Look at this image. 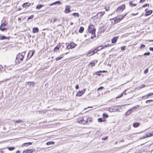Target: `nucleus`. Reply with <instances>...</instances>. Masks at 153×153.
Returning <instances> with one entry per match:
<instances>
[{
    "label": "nucleus",
    "mask_w": 153,
    "mask_h": 153,
    "mask_svg": "<svg viewBox=\"0 0 153 153\" xmlns=\"http://www.w3.org/2000/svg\"><path fill=\"white\" fill-rule=\"evenodd\" d=\"M88 30L89 33H91L92 36L91 37L92 39H93V38L95 36L96 29L94 26L92 25H90L88 27Z\"/></svg>",
    "instance_id": "f257e3e1"
},
{
    "label": "nucleus",
    "mask_w": 153,
    "mask_h": 153,
    "mask_svg": "<svg viewBox=\"0 0 153 153\" xmlns=\"http://www.w3.org/2000/svg\"><path fill=\"white\" fill-rule=\"evenodd\" d=\"M139 107V105H137L130 108L126 112L125 114V116H128L129 115L135 110V109L138 108Z\"/></svg>",
    "instance_id": "f03ea898"
},
{
    "label": "nucleus",
    "mask_w": 153,
    "mask_h": 153,
    "mask_svg": "<svg viewBox=\"0 0 153 153\" xmlns=\"http://www.w3.org/2000/svg\"><path fill=\"white\" fill-rule=\"evenodd\" d=\"M126 15V14L124 15L123 16V15H120L118 16H117L116 18H115L114 19H112V20H114V24H115L118 23V22L120 21ZM112 22L113 23L112 21Z\"/></svg>",
    "instance_id": "7ed1b4c3"
},
{
    "label": "nucleus",
    "mask_w": 153,
    "mask_h": 153,
    "mask_svg": "<svg viewBox=\"0 0 153 153\" xmlns=\"http://www.w3.org/2000/svg\"><path fill=\"white\" fill-rule=\"evenodd\" d=\"M25 54L23 53H19L16 56V60H17L19 62L20 61H22L24 57Z\"/></svg>",
    "instance_id": "20e7f679"
},
{
    "label": "nucleus",
    "mask_w": 153,
    "mask_h": 153,
    "mask_svg": "<svg viewBox=\"0 0 153 153\" xmlns=\"http://www.w3.org/2000/svg\"><path fill=\"white\" fill-rule=\"evenodd\" d=\"M13 123H14V126H18V123H23L24 121L20 120H13Z\"/></svg>",
    "instance_id": "39448f33"
},
{
    "label": "nucleus",
    "mask_w": 153,
    "mask_h": 153,
    "mask_svg": "<svg viewBox=\"0 0 153 153\" xmlns=\"http://www.w3.org/2000/svg\"><path fill=\"white\" fill-rule=\"evenodd\" d=\"M86 89L85 88L83 89V90L82 91H79L77 92L76 96L78 97H80L82 96L85 92Z\"/></svg>",
    "instance_id": "423d86ee"
},
{
    "label": "nucleus",
    "mask_w": 153,
    "mask_h": 153,
    "mask_svg": "<svg viewBox=\"0 0 153 153\" xmlns=\"http://www.w3.org/2000/svg\"><path fill=\"white\" fill-rule=\"evenodd\" d=\"M125 5L124 4H123L118 7L117 10V11L118 13L122 11L125 8Z\"/></svg>",
    "instance_id": "0eeeda50"
},
{
    "label": "nucleus",
    "mask_w": 153,
    "mask_h": 153,
    "mask_svg": "<svg viewBox=\"0 0 153 153\" xmlns=\"http://www.w3.org/2000/svg\"><path fill=\"white\" fill-rule=\"evenodd\" d=\"M6 25L7 24L5 23L2 24L0 26V28L1 30L2 31H4L7 30V29L6 28Z\"/></svg>",
    "instance_id": "6e6552de"
},
{
    "label": "nucleus",
    "mask_w": 153,
    "mask_h": 153,
    "mask_svg": "<svg viewBox=\"0 0 153 153\" xmlns=\"http://www.w3.org/2000/svg\"><path fill=\"white\" fill-rule=\"evenodd\" d=\"M71 6L70 5H68L65 7V12L66 13H68L71 12L70 10Z\"/></svg>",
    "instance_id": "1a4fd4ad"
},
{
    "label": "nucleus",
    "mask_w": 153,
    "mask_h": 153,
    "mask_svg": "<svg viewBox=\"0 0 153 153\" xmlns=\"http://www.w3.org/2000/svg\"><path fill=\"white\" fill-rule=\"evenodd\" d=\"M68 52H66L64 54H62L60 56H59L56 58V61H58L60 59H62L63 58V56H62L63 55H64V54H68Z\"/></svg>",
    "instance_id": "9d476101"
},
{
    "label": "nucleus",
    "mask_w": 153,
    "mask_h": 153,
    "mask_svg": "<svg viewBox=\"0 0 153 153\" xmlns=\"http://www.w3.org/2000/svg\"><path fill=\"white\" fill-rule=\"evenodd\" d=\"M145 136L146 138L152 136H153V131L146 134Z\"/></svg>",
    "instance_id": "9b49d317"
},
{
    "label": "nucleus",
    "mask_w": 153,
    "mask_h": 153,
    "mask_svg": "<svg viewBox=\"0 0 153 153\" xmlns=\"http://www.w3.org/2000/svg\"><path fill=\"white\" fill-rule=\"evenodd\" d=\"M116 107V106H111L109 108L108 111L110 112H114L115 111V108Z\"/></svg>",
    "instance_id": "f8f14e48"
},
{
    "label": "nucleus",
    "mask_w": 153,
    "mask_h": 153,
    "mask_svg": "<svg viewBox=\"0 0 153 153\" xmlns=\"http://www.w3.org/2000/svg\"><path fill=\"white\" fill-rule=\"evenodd\" d=\"M153 95V93H150L146 95L145 96H143L142 97V98L143 99L144 98H145V99H146L148 97H149L150 96H151Z\"/></svg>",
    "instance_id": "ddd939ff"
},
{
    "label": "nucleus",
    "mask_w": 153,
    "mask_h": 153,
    "mask_svg": "<svg viewBox=\"0 0 153 153\" xmlns=\"http://www.w3.org/2000/svg\"><path fill=\"white\" fill-rule=\"evenodd\" d=\"M104 12H100L97 14V16L98 17H99L100 18H101L102 17L104 14Z\"/></svg>",
    "instance_id": "4468645a"
},
{
    "label": "nucleus",
    "mask_w": 153,
    "mask_h": 153,
    "mask_svg": "<svg viewBox=\"0 0 153 153\" xmlns=\"http://www.w3.org/2000/svg\"><path fill=\"white\" fill-rule=\"evenodd\" d=\"M30 5V4L26 2L24 3L22 5V6L23 7L25 8H27L29 7Z\"/></svg>",
    "instance_id": "2eb2a0df"
},
{
    "label": "nucleus",
    "mask_w": 153,
    "mask_h": 153,
    "mask_svg": "<svg viewBox=\"0 0 153 153\" xmlns=\"http://www.w3.org/2000/svg\"><path fill=\"white\" fill-rule=\"evenodd\" d=\"M118 39V37L117 36H115V37H114L112 39V40H111L112 43H115L116 42Z\"/></svg>",
    "instance_id": "dca6fc26"
},
{
    "label": "nucleus",
    "mask_w": 153,
    "mask_h": 153,
    "mask_svg": "<svg viewBox=\"0 0 153 153\" xmlns=\"http://www.w3.org/2000/svg\"><path fill=\"white\" fill-rule=\"evenodd\" d=\"M97 62V60L93 61L90 63L89 65H91V67H93L95 66L96 63Z\"/></svg>",
    "instance_id": "f3484780"
},
{
    "label": "nucleus",
    "mask_w": 153,
    "mask_h": 153,
    "mask_svg": "<svg viewBox=\"0 0 153 153\" xmlns=\"http://www.w3.org/2000/svg\"><path fill=\"white\" fill-rule=\"evenodd\" d=\"M152 12V10H149L148 11H147L145 14V16H148L150 15Z\"/></svg>",
    "instance_id": "a211bd4d"
},
{
    "label": "nucleus",
    "mask_w": 153,
    "mask_h": 153,
    "mask_svg": "<svg viewBox=\"0 0 153 153\" xmlns=\"http://www.w3.org/2000/svg\"><path fill=\"white\" fill-rule=\"evenodd\" d=\"M82 120H83V117H79L77 120V122L80 123H82Z\"/></svg>",
    "instance_id": "6ab92c4d"
},
{
    "label": "nucleus",
    "mask_w": 153,
    "mask_h": 153,
    "mask_svg": "<svg viewBox=\"0 0 153 153\" xmlns=\"http://www.w3.org/2000/svg\"><path fill=\"white\" fill-rule=\"evenodd\" d=\"M39 30L38 28L37 27H34L33 29V31L34 33H38Z\"/></svg>",
    "instance_id": "aec40b11"
},
{
    "label": "nucleus",
    "mask_w": 153,
    "mask_h": 153,
    "mask_svg": "<svg viewBox=\"0 0 153 153\" xmlns=\"http://www.w3.org/2000/svg\"><path fill=\"white\" fill-rule=\"evenodd\" d=\"M32 144V143L31 142L26 143H23L22 145V146H28L29 145H30Z\"/></svg>",
    "instance_id": "412c9836"
},
{
    "label": "nucleus",
    "mask_w": 153,
    "mask_h": 153,
    "mask_svg": "<svg viewBox=\"0 0 153 153\" xmlns=\"http://www.w3.org/2000/svg\"><path fill=\"white\" fill-rule=\"evenodd\" d=\"M61 4L62 3L60 1H57L54 3H53L52 4H51L50 5L51 6L56 4Z\"/></svg>",
    "instance_id": "4be33fe9"
},
{
    "label": "nucleus",
    "mask_w": 153,
    "mask_h": 153,
    "mask_svg": "<svg viewBox=\"0 0 153 153\" xmlns=\"http://www.w3.org/2000/svg\"><path fill=\"white\" fill-rule=\"evenodd\" d=\"M86 121L87 123L88 124L89 123L91 122L92 121V119L91 117H88V119H87Z\"/></svg>",
    "instance_id": "5701e85b"
},
{
    "label": "nucleus",
    "mask_w": 153,
    "mask_h": 153,
    "mask_svg": "<svg viewBox=\"0 0 153 153\" xmlns=\"http://www.w3.org/2000/svg\"><path fill=\"white\" fill-rule=\"evenodd\" d=\"M86 120L87 118H83V120H82V124H86L87 123Z\"/></svg>",
    "instance_id": "b1692460"
},
{
    "label": "nucleus",
    "mask_w": 153,
    "mask_h": 153,
    "mask_svg": "<svg viewBox=\"0 0 153 153\" xmlns=\"http://www.w3.org/2000/svg\"><path fill=\"white\" fill-rule=\"evenodd\" d=\"M98 121L99 122H104L105 121V120L104 118H99L98 119Z\"/></svg>",
    "instance_id": "393cba45"
},
{
    "label": "nucleus",
    "mask_w": 153,
    "mask_h": 153,
    "mask_svg": "<svg viewBox=\"0 0 153 153\" xmlns=\"http://www.w3.org/2000/svg\"><path fill=\"white\" fill-rule=\"evenodd\" d=\"M27 153H31L35 151V150L33 149H29L26 150Z\"/></svg>",
    "instance_id": "a878e982"
},
{
    "label": "nucleus",
    "mask_w": 153,
    "mask_h": 153,
    "mask_svg": "<svg viewBox=\"0 0 153 153\" xmlns=\"http://www.w3.org/2000/svg\"><path fill=\"white\" fill-rule=\"evenodd\" d=\"M43 6H44V5L43 4H38L37 6L36 7V9H39L41 8Z\"/></svg>",
    "instance_id": "bb28decb"
},
{
    "label": "nucleus",
    "mask_w": 153,
    "mask_h": 153,
    "mask_svg": "<svg viewBox=\"0 0 153 153\" xmlns=\"http://www.w3.org/2000/svg\"><path fill=\"white\" fill-rule=\"evenodd\" d=\"M140 125V124L138 123H134L133 124V126L134 128H136L137 127Z\"/></svg>",
    "instance_id": "cd10ccee"
},
{
    "label": "nucleus",
    "mask_w": 153,
    "mask_h": 153,
    "mask_svg": "<svg viewBox=\"0 0 153 153\" xmlns=\"http://www.w3.org/2000/svg\"><path fill=\"white\" fill-rule=\"evenodd\" d=\"M94 51H90L89 53L87 54V56H90L91 55H93L94 54Z\"/></svg>",
    "instance_id": "c85d7f7f"
},
{
    "label": "nucleus",
    "mask_w": 153,
    "mask_h": 153,
    "mask_svg": "<svg viewBox=\"0 0 153 153\" xmlns=\"http://www.w3.org/2000/svg\"><path fill=\"white\" fill-rule=\"evenodd\" d=\"M70 45L71 47V49L74 48L76 46V45L74 44V43H70Z\"/></svg>",
    "instance_id": "c756f323"
},
{
    "label": "nucleus",
    "mask_w": 153,
    "mask_h": 153,
    "mask_svg": "<svg viewBox=\"0 0 153 153\" xmlns=\"http://www.w3.org/2000/svg\"><path fill=\"white\" fill-rule=\"evenodd\" d=\"M84 30V28L82 27H81L79 30V32L80 33H82Z\"/></svg>",
    "instance_id": "7c9ffc66"
},
{
    "label": "nucleus",
    "mask_w": 153,
    "mask_h": 153,
    "mask_svg": "<svg viewBox=\"0 0 153 153\" xmlns=\"http://www.w3.org/2000/svg\"><path fill=\"white\" fill-rule=\"evenodd\" d=\"M7 39V38L4 36H0V40H2Z\"/></svg>",
    "instance_id": "2f4dec72"
},
{
    "label": "nucleus",
    "mask_w": 153,
    "mask_h": 153,
    "mask_svg": "<svg viewBox=\"0 0 153 153\" xmlns=\"http://www.w3.org/2000/svg\"><path fill=\"white\" fill-rule=\"evenodd\" d=\"M145 85H142L140 87H138L137 88V89H138V90H140V89H141L145 87ZM136 89H137V88H135Z\"/></svg>",
    "instance_id": "473e14b6"
},
{
    "label": "nucleus",
    "mask_w": 153,
    "mask_h": 153,
    "mask_svg": "<svg viewBox=\"0 0 153 153\" xmlns=\"http://www.w3.org/2000/svg\"><path fill=\"white\" fill-rule=\"evenodd\" d=\"M126 90H125L121 94L119 95L117 98H120L123 96V94L126 92Z\"/></svg>",
    "instance_id": "72a5a7b5"
},
{
    "label": "nucleus",
    "mask_w": 153,
    "mask_h": 153,
    "mask_svg": "<svg viewBox=\"0 0 153 153\" xmlns=\"http://www.w3.org/2000/svg\"><path fill=\"white\" fill-rule=\"evenodd\" d=\"M54 143V142L52 141H50L47 142L46 144L48 145H49L51 144H53Z\"/></svg>",
    "instance_id": "f704fd0d"
},
{
    "label": "nucleus",
    "mask_w": 153,
    "mask_h": 153,
    "mask_svg": "<svg viewBox=\"0 0 153 153\" xmlns=\"http://www.w3.org/2000/svg\"><path fill=\"white\" fill-rule=\"evenodd\" d=\"M102 47V46H98V47H97L96 48H97V51H99L103 48V47H102V48H100V47Z\"/></svg>",
    "instance_id": "c9c22d12"
},
{
    "label": "nucleus",
    "mask_w": 153,
    "mask_h": 153,
    "mask_svg": "<svg viewBox=\"0 0 153 153\" xmlns=\"http://www.w3.org/2000/svg\"><path fill=\"white\" fill-rule=\"evenodd\" d=\"M129 4L131 5H132V6H136L137 5V4H133L132 1H130Z\"/></svg>",
    "instance_id": "e433bc0d"
},
{
    "label": "nucleus",
    "mask_w": 153,
    "mask_h": 153,
    "mask_svg": "<svg viewBox=\"0 0 153 153\" xmlns=\"http://www.w3.org/2000/svg\"><path fill=\"white\" fill-rule=\"evenodd\" d=\"M72 15L73 16H76V17H79V15L78 13H74L72 14Z\"/></svg>",
    "instance_id": "4c0bfd02"
},
{
    "label": "nucleus",
    "mask_w": 153,
    "mask_h": 153,
    "mask_svg": "<svg viewBox=\"0 0 153 153\" xmlns=\"http://www.w3.org/2000/svg\"><path fill=\"white\" fill-rule=\"evenodd\" d=\"M102 116L103 117V118H108V115L106 114H102Z\"/></svg>",
    "instance_id": "58836bf2"
},
{
    "label": "nucleus",
    "mask_w": 153,
    "mask_h": 153,
    "mask_svg": "<svg viewBox=\"0 0 153 153\" xmlns=\"http://www.w3.org/2000/svg\"><path fill=\"white\" fill-rule=\"evenodd\" d=\"M60 48V47L59 46H57L55 48H54V52H55V51L56 50H58Z\"/></svg>",
    "instance_id": "ea45409f"
},
{
    "label": "nucleus",
    "mask_w": 153,
    "mask_h": 153,
    "mask_svg": "<svg viewBox=\"0 0 153 153\" xmlns=\"http://www.w3.org/2000/svg\"><path fill=\"white\" fill-rule=\"evenodd\" d=\"M28 83L30 85H32L33 86L34 85V83L33 82H28Z\"/></svg>",
    "instance_id": "a19ab883"
},
{
    "label": "nucleus",
    "mask_w": 153,
    "mask_h": 153,
    "mask_svg": "<svg viewBox=\"0 0 153 153\" xmlns=\"http://www.w3.org/2000/svg\"><path fill=\"white\" fill-rule=\"evenodd\" d=\"M10 127L11 128H12L13 129H15L17 128L16 127H14V125L13 124L11 125V127H10Z\"/></svg>",
    "instance_id": "79ce46f5"
},
{
    "label": "nucleus",
    "mask_w": 153,
    "mask_h": 153,
    "mask_svg": "<svg viewBox=\"0 0 153 153\" xmlns=\"http://www.w3.org/2000/svg\"><path fill=\"white\" fill-rule=\"evenodd\" d=\"M33 15H32L28 17V18L27 20H29L31 19H32L33 18Z\"/></svg>",
    "instance_id": "37998d69"
},
{
    "label": "nucleus",
    "mask_w": 153,
    "mask_h": 153,
    "mask_svg": "<svg viewBox=\"0 0 153 153\" xmlns=\"http://www.w3.org/2000/svg\"><path fill=\"white\" fill-rule=\"evenodd\" d=\"M66 48L68 49H71V46L70 44L68 45L67 47Z\"/></svg>",
    "instance_id": "c03bdc74"
},
{
    "label": "nucleus",
    "mask_w": 153,
    "mask_h": 153,
    "mask_svg": "<svg viewBox=\"0 0 153 153\" xmlns=\"http://www.w3.org/2000/svg\"><path fill=\"white\" fill-rule=\"evenodd\" d=\"M126 47V46L122 47H121V50L123 51L125 50Z\"/></svg>",
    "instance_id": "a18cd8bd"
},
{
    "label": "nucleus",
    "mask_w": 153,
    "mask_h": 153,
    "mask_svg": "<svg viewBox=\"0 0 153 153\" xmlns=\"http://www.w3.org/2000/svg\"><path fill=\"white\" fill-rule=\"evenodd\" d=\"M102 46V47H103L104 48V47H110V45L109 44H107L106 45H105L104 46Z\"/></svg>",
    "instance_id": "49530a36"
},
{
    "label": "nucleus",
    "mask_w": 153,
    "mask_h": 153,
    "mask_svg": "<svg viewBox=\"0 0 153 153\" xmlns=\"http://www.w3.org/2000/svg\"><path fill=\"white\" fill-rule=\"evenodd\" d=\"M150 53L149 52H146L144 54V55H149L150 54Z\"/></svg>",
    "instance_id": "de8ad7c7"
},
{
    "label": "nucleus",
    "mask_w": 153,
    "mask_h": 153,
    "mask_svg": "<svg viewBox=\"0 0 153 153\" xmlns=\"http://www.w3.org/2000/svg\"><path fill=\"white\" fill-rule=\"evenodd\" d=\"M147 6H149V4H144L143 5V7H145Z\"/></svg>",
    "instance_id": "09e8293b"
},
{
    "label": "nucleus",
    "mask_w": 153,
    "mask_h": 153,
    "mask_svg": "<svg viewBox=\"0 0 153 153\" xmlns=\"http://www.w3.org/2000/svg\"><path fill=\"white\" fill-rule=\"evenodd\" d=\"M103 88V87H102V86L100 87L97 89V91H99L100 90H102V89Z\"/></svg>",
    "instance_id": "8fccbe9b"
},
{
    "label": "nucleus",
    "mask_w": 153,
    "mask_h": 153,
    "mask_svg": "<svg viewBox=\"0 0 153 153\" xmlns=\"http://www.w3.org/2000/svg\"><path fill=\"white\" fill-rule=\"evenodd\" d=\"M153 101V100H147L146 101V103H147L148 102H150V101L151 102H152Z\"/></svg>",
    "instance_id": "3c124183"
},
{
    "label": "nucleus",
    "mask_w": 153,
    "mask_h": 153,
    "mask_svg": "<svg viewBox=\"0 0 153 153\" xmlns=\"http://www.w3.org/2000/svg\"><path fill=\"white\" fill-rule=\"evenodd\" d=\"M94 51V53H97L98 51L97 50V48L95 49L94 51Z\"/></svg>",
    "instance_id": "603ef678"
},
{
    "label": "nucleus",
    "mask_w": 153,
    "mask_h": 153,
    "mask_svg": "<svg viewBox=\"0 0 153 153\" xmlns=\"http://www.w3.org/2000/svg\"><path fill=\"white\" fill-rule=\"evenodd\" d=\"M146 138V137H145V136H143L142 137H140V140H142V139H145Z\"/></svg>",
    "instance_id": "864d4df0"
},
{
    "label": "nucleus",
    "mask_w": 153,
    "mask_h": 153,
    "mask_svg": "<svg viewBox=\"0 0 153 153\" xmlns=\"http://www.w3.org/2000/svg\"><path fill=\"white\" fill-rule=\"evenodd\" d=\"M145 47V45H141L140 46V48H144V47Z\"/></svg>",
    "instance_id": "5fc2aeb1"
},
{
    "label": "nucleus",
    "mask_w": 153,
    "mask_h": 153,
    "mask_svg": "<svg viewBox=\"0 0 153 153\" xmlns=\"http://www.w3.org/2000/svg\"><path fill=\"white\" fill-rule=\"evenodd\" d=\"M99 72H96L95 73V74L97 75H98V76H100V73H99Z\"/></svg>",
    "instance_id": "6e6d98bb"
},
{
    "label": "nucleus",
    "mask_w": 153,
    "mask_h": 153,
    "mask_svg": "<svg viewBox=\"0 0 153 153\" xmlns=\"http://www.w3.org/2000/svg\"><path fill=\"white\" fill-rule=\"evenodd\" d=\"M15 148L13 147H10V151L13 150L15 149Z\"/></svg>",
    "instance_id": "4d7b16f0"
},
{
    "label": "nucleus",
    "mask_w": 153,
    "mask_h": 153,
    "mask_svg": "<svg viewBox=\"0 0 153 153\" xmlns=\"http://www.w3.org/2000/svg\"><path fill=\"white\" fill-rule=\"evenodd\" d=\"M148 69H146L144 71V73L145 74H146L148 72Z\"/></svg>",
    "instance_id": "13d9d810"
},
{
    "label": "nucleus",
    "mask_w": 153,
    "mask_h": 153,
    "mask_svg": "<svg viewBox=\"0 0 153 153\" xmlns=\"http://www.w3.org/2000/svg\"><path fill=\"white\" fill-rule=\"evenodd\" d=\"M108 137H105L104 138H102V140H107V139H108Z\"/></svg>",
    "instance_id": "bf43d9fd"
},
{
    "label": "nucleus",
    "mask_w": 153,
    "mask_h": 153,
    "mask_svg": "<svg viewBox=\"0 0 153 153\" xmlns=\"http://www.w3.org/2000/svg\"><path fill=\"white\" fill-rule=\"evenodd\" d=\"M3 67L1 65H0V72L3 69Z\"/></svg>",
    "instance_id": "052dcab7"
},
{
    "label": "nucleus",
    "mask_w": 153,
    "mask_h": 153,
    "mask_svg": "<svg viewBox=\"0 0 153 153\" xmlns=\"http://www.w3.org/2000/svg\"><path fill=\"white\" fill-rule=\"evenodd\" d=\"M34 53H35V51H33L32 52V54H31V56H30V58H31L33 55Z\"/></svg>",
    "instance_id": "680f3d73"
},
{
    "label": "nucleus",
    "mask_w": 153,
    "mask_h": 153,
    "mask_svg": "<svg viewBox=\"0 0 153 153\" xmlns=\"http://www.w3.org/2000/svg\"><path fill=\"white\" fill-rule=\"evenodd\" d=\"M107 72V71H99V73H101V72L104 73V72Z\"/></svg>",
    "instance_id": "e2e57ef3"
},
{
    "label": "nucleus",
    "mask_w": 153,
    "mask_h": 153,
    "mask_svg": "<svg viewBox=\"0 0 153 153\" xmlns=\"http://www.w3.org/2000/svg\"><path fill=\"white\" fill-rule=\"evenodd\" d=\"M75 88L76 89H77L79 88V86L78 85H76V86Z\"/></svg>",
    "instance_id": "0e129e2a"
},
{
    "label": "nucleus",
    "mask_w": 153,
    "mask_h": 153,
    "mask_svg": "<svg viewBox=\"0 0 153 153\" xmlns=\"http://www.w3.org/2000/svg\"><path fill=\"white\" fill-rule=\"evenodd\" d=\"M149 49L150 50L152 51H153V48L150 47Z\"/></svg>",
    "instance_id": "69168bd1"
},
{
    "label": "nucleus",
    "mask_w": 153,
    "mask_h": 153,
    "mask_svg": "<svg viewBox=\"0 0 153 153\" xmlns=\"http://www.w3.org/2000/svg\"><path fill=\"white\" fill-rule=\"evenodd\" d=\"M57 20V19L56 18H54L53 19V22H55Z\"/></svg>",
    "instance_id": "338daca9"
},
{
    "label": "nucleus",
    "mask_w": 153,
    "mask_h": 153,
    "mask_svg": "<svg viewBox=\"0 0 153 153\" xmlns=\"http://www.w3.org/2000/svg\"><path fill=\"white\" fill-rule=\"evenodd\" d=\"M22 153H27V152L26 150H25Z\"/></svg>",
    "instance_id": "774afa93"
}]
</instances>
